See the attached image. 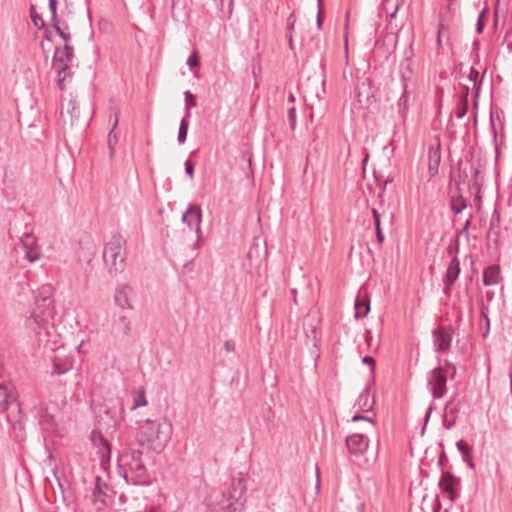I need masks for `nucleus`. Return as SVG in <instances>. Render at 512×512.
<instances>
[{"label":"nucleus","mask_w":512,"mask_h":512,"mask_svg":"<svg viewBox=\"0 0 512 512\" xmlns=\"http://www.w3.org/2000/svg\"><path fill=\"white\" fill-rule=\"evenodd\" d=\"M143 449L134 443L125 445L119 455L121 474L128 484L146 486L151 483L150 475L142 460Z\"/></svg>","instance_id":"nucleus-1"},{"label":"nucleus","mask_w":512,"mask_h":512,"mask_svg":"<svg viewBox=\"0 0 512 512\" xmlns=\"http://www.w3.org/2000/svg\"><path fill=\"white\" fill-rule=\"evenodd\" d=\"M139 430L137 446L147 443L152 449L163 448L170 440L172 424L164 417L140 418L136 420Z\"/></svg>","instance_id":"nucleus-2"},{"label":"nucleus","mask_w":512,"mask_h":512,"mask_svg":"<svg viewBox=\"0 0 512 512\" xmlns=\"http://www.w3.org/2000/svg\"><path fill=\"white\" fill-rule=\"evenodd\" d=\"M126 240L119 233L112 235L103 251V260L111 276L121 273L125 269L124 245Z\"/></svg>","instance_id":"nucleus-3"},{"label":"nucleus","mask_w":512,"mask_h":512,"mask_svg":"<svg viewBox=\"0 0 512 512\" xmlns=\"http://www.w3.org/2000/svg\"><path fill=\"white\" fill-rule=\"evenodd\" d=\"M53 317L54 301L50 295V288H44L36 297L28 325L32 327L35 324L41 329H47Z\"/></svg>","instance_id":"nucleus-4"},{"label":"nucleus","mask_w":512,"mask_h":512,"mask_svg":"<svg viewBox=\"0 0 512 512\" xmlns=\"http://www.w3.org/2000/svg\"><path fill=\"white\" fill-rule=\"evenodd\" d=\"M247 490L243 478L233 479L230 486L222 491V499L218 502L221 509H228L230 512H242L246 499L244 494Z\"/></svg>","instance_id":"nucleus-5"},{"label":"nucleus","mask_w":512,"mask_h":512,"mask_svg":"<svg viewBox=\"0 0 512 512\" xmlns=\"http://www.w3.org/2000/svg\"><path fill=\"white\" fill-rule=\"evenodd\" d=\"M446 383L447 371L442 366H438L428 373L427 384L435 399L444 397L447 392Z\"/></svg>","instance_id":"nucleus-6"},{"label":"nucleus","mask_w":512,"mask_h":512,"mask_svg":"<svg viewBox=\"0 0 512 512\" xmlns=\"http://www.w3.org/2000/svg\"><path fill=\"white\" fill-rule=\"evenodd\" d=\"M182 222L186 224L191 230H195L197 234V241L194 243L193 248L198 249L202 241V210L196 204H189L186 211L183 213Z\"/></svg>","instance_id":"nucleus-7"},{"label":"nucleus","mask_w":512,"mask_h":512,"mask_svg":"<svg viewBox=\"0 0 512 512\" xmlns=\"http://www.w3.org/2000/svg\"><path fill=\"white\" fill-rule=\"evenodd\" d=\"M113 499L112 488L100 476L95 478V487L92 491L91 502L95 505L107 506Z\"/></svg>","instance_id":"nucleus-8"},{"label":"nucleus","mask_w":512,"mask_h":512,"mask_svg":"<svg viewBox=\"0 0 512 512\" xmlns=\"http://www.w3.org/2000/svg\"><path fill=\"white\" fill-rule=\"evenodd\" d=\"M461 483V479L449 471H442L438 486L443 494H447L448 498L454 502L459 498L457 486Z\"/></svg>","instance_id":"nucleus-9"},{"label":"nucleus","mask_w":512,"mask_h":512,"mask_svg":"<svg viewBox=\"0 0 512 512\" xmlns=\"http://www.w3.org/2000/svg\"><path fill=\"white\" fill-rule=\"evenodd\" d=\"M16 410L20 412V404L13 387L9 384H0V412Z\"/></svg>","instance_id":"nucleus-10"},{"label":"nucleus","mask_w":512,"mask_h":512,"mask_svg":"<svg viewBox=\"0 0 512 512\" xmlns=\"http://www.w3.org/2000/svg\"><path fill=\"white\" fill-rule=\"evenodd\" d=\"M433 335V345L434 350L436 352H445L451 348L452 343V328L449 329L440 326L437 329H434L432 332Z\"/></svg>","instance_id":"nucleus-11"},{"label":"nucleus","mask_w":512,"mask_h":512,"mask_svg":"<svg viewBox=\"0 0 512 512\" xmlns=\"http://www.w3.org/2000/svg\"><path fill=\"white\" fill-rule=\"evenodd\" d=\"M91 441L93 446L97 449L102 467L106 468L105 466L110 462L111 458V446L109 442L101 433L95 431L91 433Z\"/></svg>","instance_id":"nucleus-12"},{"label":"nucleus","mask_w":512,"mask_h":512,"mask_svg":"<svg viewBox=\"0 0 512 512\" xmlns=\"http://www.w3.org/2000/svg\"><path fill=\"white\" fill-rule=\"evenodd\" d=\"M346 447L351 455L361 456L369 447V439L364 434H353L346 438Z\"/></svg>","instance_id":"nucleus-13"},{"label":"nucleus","mask_w":512,"mask_h":512,"mask_svg":"<svg viewBox=\"0 0 512 512\" xmlns=\"http://www.w3.org/2000/svg\"><path fill=\"white\" fill-rule=\"evenodd\" d=\"M63 350L57 349L54 353L52 363H53V370L52 374L54 375H62L68 372L72 366L73 361L71 357L65 355L63 353Z\"/></svg>","instance_id":"nucleus-14"},{"label":"nucleus","mask_w":512,"mask_h":512,"mask_svg":"<svg viewBox=\"0 0 512 512\" xmlns=\"http://www.w3.org/2000/svg\"><path fill=\"white\" fill-rule=\"evenodd\" d=\"M441 162V143L436 139V145H431L428 150V171L431 177L438 173L439 165Z\"/></svg>","instance_id":"nucleus-15"},{"label":"nucleus","mask_w":512,"mask_h":512,"mask_svg":"<svg viewBox=\"0 0 512 512\" xmlns=\"http://www.w3.org/2000/svg\"><path fill=\"white\" fill-rule=\"evenodd\" d=\"M501 235V214L500 211L494 209L490 219V225L487 233V239L492 241L496 247L499 246V238Z\"/></svg>","instance_id":"nucleus-16"},{"label":"nucleus","mask_w":512,"mask_h":512,"mask_svg":"<svg viewBox=\"0 0 512 512\" xmlns=\"http://www.w3.org/2000/svg\"><path fill=\"white\" fill-rule=\"evenodd\" d=\"M400 77L402 88L407 89L415 81V71L410 58H405L400 64Z\"/></svg>","instance_id":"nucleus-17"},{"label":"nucleus","mask_w":512,"mask_h":512,"mask_svg":"<svg viewBox=\"0 0 512 512\" xmlns=\"http://www.w3.org/2000/svg\"><path fill=\"white\" fill-rule=\"evenodd\" d=\"M110 112L111 113H110L109 120L112 122V127L108 133L107 143H108V147L110 150V156L112 157L113 153H114L115 146L118 141V137H117V134L115 133V130L119 123V109L111 107Z\"/></svg>","instance_id":"nucleus-18"},{"label":"nucleus","mask_w":512,"mask_h":512,"mask_svg":"<svg viewBox=\"0 0 512 512\" xmlns=\"http://www.w3.org/2000/svg\"><path fill=\"white\" fill-rule=\"evenodd\" d=\"M131 294L132 288L129 285L123 284L118 286L115 290L114 295L115 303L122 309H132V306L129 301Z\"/></svg>","instance_id":"nucleus-19"},{"label":"nucleus","mask_w":512,"mask_h":512,"mask_svg":"<svg viewBox=\"0 0 512 512\" xmlns=\"http://www.w3.org/2000/svg\"><path fill=\"white\" fill-rule=\"evenodd\" d=\"M503 280L500 266L493 264L486 267L483 271V284L485 286L497 285Z\"/></svg>","instance_id":"nucleus-20"},{"label":"nucleus","mask_w":512,"mask_h":512,"mask_svg":"<svg viewBox=\"0 0 512 512\" xmlns=\"http://www.w3.org/2000/svg\"><path fill=\"white\" fill-rule=\"evenodd\" d=\"M74 57V48L69 45L65 44L63 48L56 47L54 56H53V65L57 66L58 64H63L71 62L72 58Z\"/></svg>","instance_id":"nucleus-21"},{"label":"nucleus","mask_w":512,"mask_h":512,"mask_svg":"<svg viewBox=\"0 0 512 512\" xmlns=\"http://www.w3.org/2000/svg\"><path fill=\"white\" fill-rule=\"evenodd\" d=\"M461 272L460 261L457 256H453L448 264L446 273L443 277L448 283L456 282Z\"/></svg>","instance_id":"nucleus-22"},{"label":"nucleus","mask_w":512,"mask_h":512,"mask_svg":"<svg viewBox=\"0 0 512 512\" xmlns=\"http://www.w3.org/2000/svg\"><path fill=\"white\" fill-rule=\"evenodd\" d=\"M355 318H364L370 312V301L367 297H362L360 294L355 299Z\"/></svg>","instance_id":"nucleus-23"},{"label":"nucleus","mask_w":512,"mask_h":512,"mask_svg":"<svg viewBox=\"0 0 512 512\" xmlns=\"http://www.w3.org/2000/svg\"><path fill=\"white\" fill-rule=\"evenodd\" d=\"M57 69V87L63 91L65 89V80L70 75V67L67 63L54 66Z\"/></svg>","instance_id":"nucleus-24"},{"label":"nucleus","mask_w":512,"mask_h":512,"mask_svg":"<svg viewBox=\"0 0 512 512\" xmlns=\"http://www.w3.org/2000/svg\"><path fill=\"white\" fill-rule=\"evenodd\" d=\"M402 0H384L383 2V10L385 11L387 17L392 20L396 18V14L402 5Z\"/></svg>","instance_id":"nucleus-25"},{"label":"nucleus","mask_w":512,"mask_h":512,"mask_svg":"<svg viewBox=\"0 0 512 512\" xmlns=\"http://www.w3.org/2000/svg\"><path fill=\"white\" fill-rule=\"evenodd\" d=\"M34 242H35L34 238L31 237L30 235L26 236V240H22L23 246L27 249L26 257L30 262H34V261L38 260L39 256H40L37 249H34L32 247H30L28 249V246L34 244Z\"/></svg>","instance_id":"nucleus-26"},{"label":"nucleus","mask_w":512,"mask_h":512,"mask_svg":"<svg viewBox=\"0 0 512 512\" xmlns=\"http://www.w3.org/2000/svg\"><path fill=\"white\" fill-rule=\"evenodd\" d=\"M147 405V398L145 390L143 388L133 391V404L130 407L131 410H135L139 407Z\"/></svg>","instance_id":"nucleus-27"},{"label":"nucleus","mask_w":512,"mask_h":512,"mask_svg":"<svg viewBox=\"0 0 512 512\" xmlns=\"http://www.w3.org/2000/svg\"><path fill=\"white\" fill-rule=\"evenodd\" d=\"M369 399H370V393L366 389L362 393H360V395L358 396V398L356 400L355 405L358 406L359 409L368 411V410L372 409V405L374 403V401H372V403L369 404Z\"/></svg>","instance_id":"nucleus-28"},{"label":"nucleus","mask_w":512,"mask_h":512,"mask_svg":"<svg viewBox=\"0 0 512 512\" xmlns=\"http://www.w3.org/2000/svg\"><path fill=\"white\" fill-rule=\"evenodd\" d=\"M467 207V202L462 195L452 197L451 210L454 214L461 213Z\"/></svg>","instance_id":"nucleus-29"},{"label":"nucleus","mask_w":512,"mask_h":512,"mask_svg":"<svg viewBox=\"0 0 512 512\" xmlns=\"http://www.w3.org/2000/svg\"><path fill=\"white\" fill-rule=\"evenodd\" d=\"M408 94H409L408 88L403 89L402 95L400 96V98L398 100L399 113L402 115V117H406V114L409 110Z\"/></svg>","instance_id":"nucleus-30"},{"label":"nucleus","mask_w":512,"mask_h":512,"mask_svg":"<svg viewBox=\"0 0 512 512\" xmlns=\"http://www.w3.org/2000/svg\"><path fill=\"white\" fill-rule=\"evenodd\" d=\"M185 97V117L189 118L191 115L190 110L197 106L196 97L190 91L184 93Z\"/></svg>","instance_id":"nucleus-31"},{"label":"nucleus","mask_w":512,"mask_h":512,"mask_svg":"<svg viewBox=\"0 0 512 512\" xmlns=\"http://www.w3.org/2000/svg\"><path fill=\"white\" fill-rule=\"evenodd\" d=\"M188 128H189V121L186 117H184L180 122L179 130H178L177 140L180 144H183L186 141Z\"/></svg>","instance_id":"nucleus-32"},{"label":"nucleus","mask_w":512,"mask_h":512,"mask_svg":"<svg viewBox=\"0 0 512 512\" xmlns=\"http://www.w3.org/2000/svg\"><path fill=\"white\" fill-rule=\"evenodd\" d=\"M30 17L37 29H43L46 26L45 21L43 20L42 16L37 13L34 5L30 6Z\"/></svg>","instance_id":"nucleus-33"},{"label":"nucleus","mask_w":512,"mask_h":512,"mask_svg":"<svg viewBox=\"0 0 512 512\" xmlns=\"http://www.w3.org/2000/svg\"><path fill=\"white\" fill-rule=\"evenodd\" d=\"M468 78L474 83V89L476 90L475 97H478L482 84V80L479 78V72L474 67H471Z\"/></svg>","instance_id":"nucleus-34"},{"label":"nucleus","mask_w":512,"mask_h":512,"mask_svg":"<svg viewBox=\"0 0 512 512\" xmlns=\"http://www.w3.org/2000/svg\"><path fill=\"white\" fill-rule=\"evenodd\" d=\"M116 327L124 334L128 335L130 333V321L126 316H120L116 322Z\"/></svg>","instance_id":"nucleus-35"},{"label":"nucleus","mask_w":512,"mask_h":512,"mask_svg":"<svg viewBox=\"0 0 512 512\" xmlns=\"http://www.w3.org/2000/svg\"><path fill=\"white\" fill-rule=\"evenodd\" d=\"M467 111H468L467 95H463L462 100L459 102V104L455 110V115L457 118L461 119L467 114Z\"/></svg>","instance_id":"nucleus-36"},{"label":"nucleus","mask_w":512,"mask_h":512,"mask_svg":"<svg viewBox=\"0 0 512 512\" xmlns=\"http://www.w3.org/2000/svg\"><path fill=\"white\" fill-rule=\"evenodd\" d=\"M489 9L488 7H484L481 12L479 13L477 23H476V32L478 34L483 33L484 27H485V19L488 15Z\"/></svg>","instance_id":"nucleus-37"},{"label":"nucleus","mask_w":512,"mask_h":512,"mask_svg":"<svg viewBox=\"0 0 512 512\" xmlns=\"http://www.w3.org/2000/svg\"><path fill=\"white\" fill-rule=\"evenodd\" d=\"M457 449L462 454V458H466L472 453V447L465 441L459 440L456 443Z\"/></svg>","instance_id":"nucleus-38"},{"label":"nucleus","mask_w":512,"mask_h":512,"mask_svg":"<svg viewBox=\"0 0 512 512\" xmlns=\"http://www.w3.org/2000/svg\"><path fill=\"white\" fill-rule=\"evenodd\" d=\"M459 412L458 404L455 402V397H452L445 406V416L448 414H456Z\"/></svg>","instance_id":"nucleus-39"},{"label":"nucleus","mask_w":512,"mask_h":512,"mask_svg":"<svg viewBox=\"0 0 512 512\" xmlns=\"http://www.w3.org/2000/svg\"><path fill=\"white\" fill-rule=\"evenodd\" d=\"M57 6H58L57 0H49V10L51 12L52 26L59 23L58 16H57Z\"/></svg>","instance_id":"nucleus-40"},{"label":"nucleus","mask_w":512,"mask_h":512,"mask_svg":"<svg viewBox=\"0 0 512 512\" xmlns=\"http://www.w3.org/2000/svg\"><path fill=\"white\" fill-rule=\"evenodd\" d=\"M186 64L191 68H197L200 66L199 57L197 51L194 50L191 55L188 57Z\"/></svg>","instance_id":"nucleus-41"},{"label":"nucleus","mask_w":512,"mask_h":512,"mask_svg":"<svg viewBox=\"0 0 512 512\" xmlns=\"http://www.w3.org/2000/svg\"><path fill=\"white\" fill-rule=\"evenodd\" d=\"M287 117H288V121H289V126H290L291 130L294 131L296 128V124H297L295 107H291L288 109Z\"/></svg>","instance_id":"nucleus-42"},{"label":"nucleus","mask_w":512,"mask_h":512,"mask_svg":"<svg viewBox=\"0 0 512 512\" xmlns=\"http://www.w3.org/2000/svg\"><path fill=\"white\" fill-rule=\"evenodd\" d=\"M446 371H447V375L449 374L450 375V378L453 379L456 375V372H457V369H456V366L449 362V361H445V366L443 367Z\"/></svg>","instance_id":"nucleus-43"},{"label":"nucleus","mask_w":512,"mask_h":512,"mask_svg":"<svg viewBox=\"0 0 512 512\" xmlns=\"http://www.w3.org/2000/svg\"><path fill=\"white\" fill-rule=\"evenodd\" d=\"M53 28L54 30L56 31V33L64 40V41H68L70 40V33H66L62 28L61 26L58 24H55L53 25Z\"/></svg>","instance_id":"nucleus-44"},{"label":"nucleus","mask_w":512,"mask_h":512,"mask_svg":"<svg viewBox=\"0 0 512 512\" xmlns=\"http://www.w3.org/2000/svg\"><path fill=\"white\" fill-rule=\"evenodd\" d=\"M459 251V239L457 238L454 244H450L447 247V253L450 256H457V253Z\"/></svg>","instance_id":"nucleus-45"},{"label":"nucleus","mask_w":512,"mask_h":512,"mask_svg":"<svg viewBox=\"0 0 512 512\" xmlns=\"http://www.w3.org/2000/svg\"><path fill=\"white\" fill-rule=\"evenodd\" d=\"M489 311H490L489 304L485 303L484 301H481V303H480V318L486 319L487 315H489Z\"/></svg>","instance_id":"nucleus-46"},{"label":"nucleus","mask_w":512,"mask_h":512,"mask_svg":"<svg viewBox=\"0 0 512 512\" xmlns=\"http://www.w3.org/2000/svg\"><path fill=\"white\" fill-rule=\"evenodd\" d=\"M352 422H357V421H368L370 422L373 426L376 425V422L374 419L370 418V417H367V416H363V415H360V414H356L352 417L351 419Z\"/></svg>","instance_id":"nucleus-47"},{"label":"nucleus","mask_w":512,"mask_h":512,"mask_svg":"<svg viewBox=\"0 0 512 512\" xmlns=\"http://www.w3.org/2000/svg\"><path fill=\"white\" fill-rule=\"evenodd\" d=\"M371 213L374 219L375 229L381 228V218L379 212L377 211V209L372 208Z\"/></svg>","instance_id":"nucleus-48"},{"label":"nucleus","mask_w":512,"mask_h":512,"mask_svg":"<svg viewBox=\"0 0 512 512\" xmlns=\"http://www.w3.org/2000/svg\"><path fill=\"white\" fill-rule=\"evenodd\" d=\"M484 323L485 325V331L483 333V337L486 338L490 332V325H491V321H490V318H489V315H487V318L486 319H481L480 318V324L482 325Z\"/></svg>","instance_id":"nucleus-49"},{"label":"nucleus","mask_w":512,"mask_h":512,"mask_svg":"<svg viewBox=\"0 0 512 512\" xmlns=\"http://www.w3.org/2000/svg\"><path fill=\"white\" fill-rule=\"evenodd\" d=\"M185 172L187 175L190 176V178H193L194 176V164L188 159L185 162Z\"/></svg>","instance_id":"nucleus-50"},{"label":"nucleus","mask_w":512,"mask_h":512,"mask_svg":"<svg viewBox=\"0 0 512 512\" xmlns=\"http://www.w3.org/2000/svg\"><path fill=\"white\" fill-rule=\"evenodd\" d=\"M296 18L294 14H290L287 18V30L289 31V34L292 33L294 26H295Z\"/></svg>","instance_id":"nucleus-51"},{"label":"nucleus","mask_w":512,"mask_h":512,"mask_svg":"<svg viewBox=\"0 0 512 512\" xmlns=\"http://www.w3.org/2000/svg\"><path fill=\"white\" fill-rule=\"evenodd\" d=\"M323 20H324V11H323V8H320V9H318L317 17H316V24H317L318 29L322 28Z\"/></svg>","instance_id":"nucleus-52"},{"label":"nucleus","mask_w":512,"mask_h":512,"mask_svg":"<svg viewBox=\"0 0 512 512\" xmlns=\"http://www.w3.org/2000/svg\"><path fill=\"white\" fill-rule=\"evenodd\" d=\"M443 284H444L443 293L447 297H450L451 296V289H452L453 285L455 284V282L448 283L447 280L443 279Z\"/></svg>","instance_id":"nucleus-53"},{"label":"nucleus","mask_w":512,"mask_h":512,"mask_svg":"<svg viewBox=\"0 0 512 512\" xmlns=\"http://www.w3.org/2000/svg\"><path fill=\"white\" fill-rule=\"evenodd\" d=\"M445 32H448V28H447V27H445V25H444V24L440 23V24H439V28H438V36H437V43H438V45H439V46L441 45L442 35H443Z\"/></svg>","instance_id":"nucleus-54"},{"label":"nucleus","mask_w":512,"mask_h":512,"mask_svg":"<svg viewBox=\"0 0 512 512\" xmlns=\"http://www.w3.org/2000/svg\"><path fill=\"white\" fill-rule=\"evenodd\" d=\"M224 349L226 352H234L235 351V343L233 340H226L224 343Z\"/></svg>","instance_id":"nucleus-55"},{"label":"nucleus","mask_w":512,"mask_h":512,"mask_svg":"<svg viewBox=\"0 0 512 512\" xmlns=\"http://www.w3.org/2000/svg\"><path fill=\"white\" fill-rule=\"evenodd\" d=\"M362 362L364 364L371 366L372 370L374 369L375 364H376L375 359L372 356H364L362 358Z\"/></svg>","instance_id":"nucleus-56"},{"label":"nucleus","mask_w":512,"mask_h":512,"mask_svg":"<svg viewBox=\"0 0 512 512\" xmlns=\"http://www.w3.org/2000/svg\"><path fill=\"white\" fill-rule=\"evenodd\" d=\"M375 230L377 242L381 245L385 241V236L383 234L382 228H376Z\"/></svg>","instance_id":"nucleus-57"},{"label":"nucleus","mask_w":512,"mask_h":512,"mask_svg":"<svg viewBox=\"0 0 512 512\" xmlns=\"http://www.w3.org/2000/svg\"><path fill=\"white\" fill-rule=\"evenodd\" d=\"M447 461H448V458H447L445 452H442L438 459V465L441 467L442 471H444L443 467Z\"/></svg>","instance_id":"nucleus-58"},{"label":"nucleus","mask_w":512,"mask_h":512,"mask_svg":"<svg viewBox=\"0 0 512 512\" xmlns=\"http://www.w3.org/2000/svg\"><path fill=\"white\" fill-rule=\"evenodd\" d=\"M494 297H495V293H494V291L487 290V291L485 292V299H486V302H485V303L490 304V303L493 301Z\"/></svg>","instance_id":"nucleus-59"},{"label":"nucleus","mask_w":512,"mask_h":512,"mask_svg":"<svg viewBox=\"0 0 512 512\" xmlns=\"http://www.w3.org/2000/svg\"><path fill=\"white\" fill-rule=\"evenodd\" d=\"M455 422V419H453L452 421H448L447 416H444L443 425L446 429H451L455 425Z\"/></svg>","instance_id":"nucleus-60"},{"label":"nucleus","mask_w":512,"mask_h":512,"mask_svg":"<svg viewBox=\"0 0 512 512\" xmlns=\"http://www.w3.org/2000/svg\"><path fill=\"white\" fill-rule=\"evenodd\" d=\"M470 225H471V218L466 220V222L464 223V225L462 227L461 233H468Z\"/></svg>","instance_id":"nucleus-61"},{"label":"nucleus","mask_w":512,"mask_h":512,"mask_svg":"<svg viewBox=\"0 0 512 512\" xmlns=\"http://www.w3.org/2000/svg\"><path fill=\"white\" fill-rule=\"evenodd\" d=\"M463 461L470 467V468H474V462L472 460V457H471V454H469L468 457L466 458H463Z\"/></svg>","instance_id":"nucleus-62"},{"label":"nucleus","mask_w":512,"mask_h":512,"mask_svg":"<svg viewBox=\"0 0 512 512\" xmlns=\"http://www.w3.org/2000/svg\"><path fill=\"white\" fill-rule=\"evenodd\" d=\"M288 44H289V48H290L291 50H293V49H294V44H293V36H292V33H290V34L288 35Z\"/></svg>","instance_id":"nucleus-63"},{"label":"nucleus","mask_w":512,"mask_h":512,"mask_svg":"<svg viewBox=\"0 0 512 512\" xmlns=\"http://www.w3.org/2000/svg\"><path fill=\"white\" fill-rule=\"evenodd\" d=\"M287 101L289 103H294L295 102V96H294V94L292 92L289 93Z\"/></svg>","instance_id":"nucleus-64"}]
</instances>
